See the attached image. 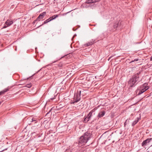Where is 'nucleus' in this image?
<instances>
[{
    "mask_svg": "<svg viewBox=\"0 0 152 152\" xmlns=\"http://www.w3.org/2000/svg\"><path fill=\"white\" fill-rule=\"evenodd\" d=\"M139 60V59L136 58V59H135L134 60L132 61H131L130 62V63H132L134 62L135 61H138Z\"/></svg>",
    "mask_w": 152,
    "mask_h": 152,
    "instance_id": "412c9836",
    "label": "nucleus"
},
{
    "mask_svg": "<svg viewBox=\"0 0 152 152\" xmlns=\"http://www.w3.org/2000/svg\"><path fill=\"white\" fill-rule=\"evenodd\" d=\"M37 21H38V20H37V19L33 22V24H34Z\"/></svg>",
    "mask_w": 152,
    "mask_h": 152,
    "instance_id": "4be33fe9",
    "label": "nucleus"
},
{
    "mask_svg": "<svg viewBox=\"0 0 152 152\" xmlns=\"http://www.w3.org/2000/svg\"><path fill=\"white\" fill-rule=\"evenodd\" d=\"M50 20V19H49V18L48 19L46 20H45L44 21V22H43V23L42 24L40 25L39 26V27H40V26H42L43 24H46L47 23H48V22L51 21V20Z\"/></svg>",
    "mask_w": 152,
    "mask_h": 152,
    "instance_id": "f3484780",
    "label": "nucleus"
},
{
    "mask_svg": "<svg viewBox=\"0 0 152 152\" xmlns=\"http://www.w3.org/2000/svg\"><path fill=\"white\" fill-rule=\"evenodd\" d=\"M54 61V62H52V63H55V62H56V61Z\"/></svg>",
    "mask_w": 152,
    "mask_h": 152,
    "instance_id": "cd10ccee",
    "label": "nucleus"
},
{
    "mask_svg": "<svg viewBox=\"0 0 152 152\" xmlns=\"http://www.w3.org/2000/svg\"><path fill=\"white\" fill-rule=\"evenodd\" d=\"M113 56H111L110 57H109L108 59V60L109 61L110 60V59H111V58Z\"/></svg>",
    "mask_w": 152,
    "mask_h": 152,
    "instance_id": "393cba45",
    "label": "nucleus"
},
{
    "mask_svg": "<svg viewBox=\"0 0 152 152\" xmlns=\"http://www.w3.org/2000/svg\"><path fill=\"white\" fill-rule=\"evenodd\" d=\"M105 114V112L104 111H102L99 113L98 115V117L100 118L104 115Z\"/></svg>",
    "mask_w": 152,
    "mask_h": 152,
    "instance_id": "f8f14e48",
    "label": "nucleus"
},
{
    "mask_svg": "<svg viewBox=\"0 0 152 152\" xmlns=\"http://www.w3.org/2000/svg\"><path fill=\"white\" fill-rule=\"evenodd\" d=\"M140 77V72L133 75L128 82V84L130 86L132 87L137 81H140L139 79Z\"/></svg>",
    "mask_w": 152,
    "mask_h": 152,
    "instance_id": "7ed1b4c3",
    "label": "nucleus"
},
{
    "mask_svg": "<svg viewBox=\"0 0 152 152\" xmlns=\"http://www.w3.org/2000/svg\"><path fill=\"white\" fill-rule=\"evenodd\" d=\"M88 121H89L88 120V119L87 117L86 116H86H85L83 121V122L85 123H86Z\"/></svg>",
    "mask_w": 152,
    "mask_h": 152,
    "instance_id": "a211bd4d",
    "label": "nucleus"
},
{
    "mask_svg": "<svg viewBox=\"0 0 152 152\" xmlns=\"http://www.w3.org/2000/svg\"><path fill=\"white\" fill-rule=\"evenodd\" d=\"M95 111L94 109L91 110L88 114L87 116H86L88 118V120L89 121L90 119L91 118L93 112Z\"/></svg>",
    "mask_w": 152,
    "mask_h": 152,
    "instance_id": "9d476101",
    "label": "nucleus"
},
{
    "mask_svg": "<svg viewBox=\"0 0 152 152\" xmlns=\"http://www.w3.org/2000/svg\"><path fill=\"white\" fill-rule=\"evenodd\" d=\"M139 118H136V119L133 122L132 124V126H134L137 123V122L139 121Z\"/></svg>",
    "mask_w": 152,
    "mask_h": 152,
    "instance_id": "4468645a",
    "label": "nucleus"
},
{
    "mask_svg": "<svg viewBox=\"0 0 152 152\" xmlns=\"http://www.w3.org/2000/svg\"><path fill=\"white\" fill-rule=\"evenodd\" d=\"M82 91L80 90H77V92L75 94L73 101L72 104H74L79 101L81 99L80 95Z\"/></svg>",
    "mask_w": 152,
    "mask_h": 152,
    "instance_id": "20e7f679",
    "label": "nucleus"
},
{
    "mask_svg": "<svg viewBox=\"0 0 152 152\" xmlns=\"http://www.w3.org/2000/svg\"><path fill=\"white\" fill-rule=\"evenodd\" d=\"M29 120H30V121L31 122H33L35 121V123L37 122V118L35 117H30L28 118Z\"/></svg>",
    "mask_w": 152,
    "mask_h": 152,
    "instance_id": "9b49d317",
    "label": "nucleus"
},
{
    "mask_svg": "<svg viewBox=\"0 0 152 152\" xmlns=\"http://www.w3.org/2000/svg\"><path fill=\"white\" fill-rule=\"evenodd\" d=\"M129 119L128 120V119H127L126 121L124 123V127H126V124H128L129 123Z\"/></svg>",
    "mask_w": 152,
    "mask_h": 152,
    "instance_id": "aec40b11",
    "label": "nucleus"
},
{
    "mask_svg": "<svg viewBox=\"0 0 152 152\" xmlns=\"http://www.w3.org/2000/svg\"><path fill=\"white\" fill-rule=\"evenodd\" d=\"M32 86V84L31 83H28V84H27L25 87H28V88H30Z\"/></svg>",
    "mask_w": 152,
    "mask_h": 152,
    "instance_id": "6ab92c4d",
    "label": "nucleus"
},
{
    "mask_svg": "<svg viewBox=\"0 0 152 152\" xmlns=\"http://www.w3.org/2000/svg\"><path fill=\"white\" fill-rule=\"evenodd\" d=\"M46 13L45 12H43L42 13H41L39 16L37 18V20H38L39 21L40 19H42L44 18V16L46 15Z\"/></svg>",
    "mask_w": 152,
    "mask_h": 152,
    "instance_id": "0eeeda50",
    "label": "nucleus"
},
{
    "mask_svg": "<svg viewBox=\"0 0 152 152\" xmlns=\"http://www.w3.org/2000/svg\"><path fill=\"white\" fill-rule=\"evenodd\" d=\"M63 57H61V58H63ZM60 60V59H59L58 60Z\"/></svg>",
    "mask_w": 152,
    "mask_h": 152,
    "instance_id": "c85d7f7f",
    "label": "nucleus"
},
{
    "mask_svg": "<svg viewBox=\"0 0 152 152\" xmlns=\"http://www.w3.org/2000/svg\"><path fill=\"white\" fill-rule=\"evenodd\" d=\"M92 135L91 133L88 132L84 133L79 139L78 141L79 145L83 146L85 145L91 137Z\"/></svg>",
    "mask_w": 152,
    "mask_h": 152,
    "instance_id": "f257e3e1",
    "label": "nucleus"
},
{
    "mask_svg": "<svg viewBox=\"0 0 152 152\" xmlns=\"http://www.w3.org/2000/svg\"><path fill=\"white\" fill-rule=\"evenodd\" d=\"M58 15H54L53 16L49 18V19L51 21L54 19H55L56 18L58 17Z\"/></svg>",
    "mask_w": 152,
    "mask_h": 152,
    "instance_id": "2eb2a0df",
    "label": "nucleus"
},
{
    "mask_svg": "<svg viewBox=\"0 0 152 152\" xmlns=\"http://www.w3.org/2000/svg\"><path fill=\"white\" fill-rule=\"evenodd\" d=\"M13 23V21L11 19H8L5 22L4 24L1 29L5 28L10 26Z\"/></svg>",
    "mask_w": 152,
    "mask_h": 152,
    "instance_id": "39448f33",
    "label": "nucleus"
},
{
    "mask_svg": "<svg viewBox=\"0 0 152 152\" xmlns=\"http://www.w3.org/2000/svg\"><path fill=\"white\" fill-rule=\"evenodd\" d=\"M119 22L117 21L114 24L113 27L115 29L119 25Z\"/></svg>",
    "mask_w": 152,
    "mask_h": 152,
    "instance_id": "dca6fc26",
    "label": "nucleus"
},
{
    "mask_svg": "<svg viewBox=\"0 0 152 152\" xmlns=\"http://www.w3.org/2000/svg\"><path fill=\"white\" fill-rule=\"evenodd\" d=\"M149 88V87L148 86V83H145L142 85L138 87L135 93L137 95H139L145 91Z\"/></svg>",
    "mask_w": 152,
    "mask_h": 152,
    "instance_id": "f03ea898",
    "label": "nucleus"
},
{
    "mask_svg": "<svg viewBox=\"0 0 152 152\" xmlns=\"http://www.w3.org/2000/svg\"><path fill=\"white\" fill-rule=\"evenodd\" d=\"M150 61H152V56H151V58Z\"/></svg>",
    "mask_w": 152,
    "mask_h": 152,
    "instance_id": "a878e982",
    "label": "nucleus"
},
{
    "mask_svg": "<svg viewBox=\"0 0 152 152\" xmlns=\"http://www.w3.org/2000/svg\"><path fill=\"white\" fill-rule=\"evenodd\" d=\"M51 110H52V109H50V110L49 111V112H48V113L46 114V115H48V114H49V113H50V112L51 111Z\"/></svg>",
    "mask_w": 152,
    "mask_h": 152,
    "instance_id": "b1692460",
    "label": "nucleus"
},
{
    "mask_svg": "<svg viewBox=\"0 0 152 152\" xmlns=\"http://www.w3.org/2000/svg\"><path fill=\"white\" fill-rule=\"evenodd\" d=\"M7 148H6V149H4V150H3L2 151H4V150H7Z\"/></svg>",
    "mask_w": 152,
    "mask_h": 152,
    "instance_id": "bb28decb",
    "label": "nucleus"
},
{
    "mask_svg": "<svg viewBox=\"0 0 152 152\" xmlns=\"http://www.w3.org/2000/svg\"><path fill=\"white\" fill-rule=\"evenodd\" d=\"M58 66L60 67H61L62 66V64H61L60 63L58 65Z\"/></svg>",
    "mask_w": 152,
    "mask_h": 152,
    "instance_id": "5701e85b",
    "label": "nucleus"
},
{
    "mask_svg": "<svg viewBox=\"0 0 152 152\" xmlns=\"http://www.w3.org/2000/svg\"><path fill=\"white\" fill-rule=\"evenodd\" d=\"M101 0H88L86 1V3L88 4L98 2Z\"/></svg>",
    "mask_w": 152,
    "mask_h": 152,
    "instance_id": "1a4fd4ad",
    "label": "nucleus"
},
{
    "mask_svg": "<svg viewBox=\"0 0 152 152\" xmlns=\"http://www.w3.org/2000/svg\"><path fill=\"white\" fill-rule=\"evenodd\" d=\"M151 140H152V138L147 139L142 142L141 144L142 146H144L145 145H146L148 143H149Z\"/></svg>",
    "mask_w": 152,
    "mask_h": 152,
    "instance_id": "6e6552de",
    "label": "nucleus"
},
{
    "mask_svg": "<svg viewBox=\"0 0 152 152\" xmlns=\"http://www.w3.org/2000/svg\"><path fill=\"white\" fill-rule=\"evenodd\" d=\"M9 89L7 88L4 89L3 90L0 92V96L2 94H4L7 91L9 90Z\"/></svg>",
    "mask_w": 152,
    "mask_h": 152,
    "instance_id": "ddd939ff",
    "label": "nucleus"
},
{
    "mask_svg": "<svg viewBox=\"0 0 152 152\" xmlns=\"http://www.w3.org/2000/svg\"><path fill=\"white\" fill-rule=\"evenodd\" d=\"M95 40L94 39H92L89 42H88L86 44H85L84 45V46L85 47H87L90 46L92 45L95 42Z\"/></svg>",
    "mask_w": 152,
    "mask_h": 152,
    "instance_id": "423d86ee",
    "label": "nucleus"
}]
</instances>
